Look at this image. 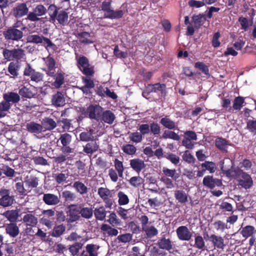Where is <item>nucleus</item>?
<instances>
[{"label": "nucleus", "instance_id": "nucleus-14", "mask_svg": "<svg viewBox=\"0 0 256 256\" xmlns=\"http://www.w3.org/2000/svg\"><path fill=\"white\" fill-rule=\"evenodd\" d=\"M43 202L48 206H56L60 202V194H56L52 193H45L44 194Z\"/></svg>", "mask_w": 256, "mask_h": 256}, {"label": "nucleus", "instance_id": "nucleus-47", "mask_svg": "<svg viewBox=\"0 0 256 256\" xmlns=\"http://www.w3.org/2000/svg\"><path fill=\"white\" fill-rule=\"evenodd\" d=\"M158 246L160 248L164 249L166 250H170L173 248L172 242L168 238H161L158 242Z\"/></svg>", "mask_w": 256, "mask_h": 256}, {"label": "nucleus", "instance_id": "nucleus-13", "mask_svg": "<svg viewBox=\"0 0 256 256\" xmlns=\"http://www.w3.org/2000/svg\"><path fill=\"white\" fill-rule=\"evenodd\" d=\"M178 238L182 241H188L192 238V233L186 226H180L176 230Z\"/></svg>", "mask_w": 256, "mask_h": 256}, {"label": "nucleus", "instance_id": "nucleus-20", "mask_svg": "<svg viewBox=\"0 0 256 256\" xmlns=\"http://www.w3.org/2000/svg\"><path fill=\"white\" fill-rule=\"evenodd\" d=\"M192 20L195 29L199 30L206 21V18L204 14H194L192 17Z\"/></svg>", "mask_w": 256, "mask_h": 256}, {"label": "nucleus", "instance_id": "nucleus-34", "mask_svg": "<svg viewBox=\"0 0 256 256\" xmlns=\"http://www.w3.org/2000/svg\"><path fill=\"white\" fill-rule=\"evenodd\" d=\"M100 228L104 232V234H108L110 236H116L118 234V231L117 229L112 228V226L108 224H102L101 225Z\"/></svg>", "mask_w": 256, "mask_h": 256}, {"label": "nucleus", "instance_id": "nucleus-25", "mask_svg": "<svg viewBox=\"0 0 256 256\" xmlns=\"http://www.w3.org/2000/svg\"><path fill=\"white\" fill-rule=\"evenodd\" d=\"M148 86L149 87L150 93L160 92L161 96H164L166 94V85L164 84H148Z\"/></svg>", "mask_w": 256, "mask_h": 256}, {"label": "nucleus", "instance_id": "nucleus-33", "mask_svg": "<svg viewBox=\"0 0 256 256\" xmlns=\"http://www.w3.org/2000/svg\"><path fill=\"white\" fill-rule=\"evenodd\" d=\"M76 37L78 38L80 42L84 44H88L94 42L93 40H90V34L87 32H78L76 34Z\"/></svg>", "mask_w": 256, "mask_h": 256}, {"label": "nucleus", "instance_id": "nucleus-8", "mask_svg": "<svg viewBox=\"0 0 256 256\" xmlns=\"http://www.w3.org/2000/svg\"><path fill=\"white\" fill-rule=\"evenodd\" d=\"M28 12V8L26 3H18L12 10V15L16 18H20Z\"/></svg>", "mask_w": 256, "mask_h": 256}, {"label": "nucleus", "instance_id": "nucleus-29", "mask_svg": "<svg viewBox=\"0 0 256 256\" xmlns=\"http://www.w3.org/2000/svg\"><path fill=\"white\" fill-rule=\"evenodd\" d=\"M64 72L60 70L57 74L54 72V76H50L54 78L55 80L52 85L56 88H60L64 82Z\"/></svg>", "mask_w": 256, "mask_h": 256}, {"label": "nucleus", "instance_id": "nucleus-43", "mask_svg": "<svg viewBox=\"0 0 256 256\" xmlns=\"http://www.w3.org/2000/svg\"><path fill=\"white\" fill-rule=\"evenodd\" d=\"M94 213L96 220H103L106 217L107 212L103 206H101L96 208Z\"/></svg>", "mask_w": 256, "mask_h": 256}, {"label": "nucleus", "instance_id": "nucleus-49", "mask_svg": "<svg viewBox=\"0 0 256 256\" xmlns=\"http://www.w3.org/2000/svg\"><path fill=\"white\" fill-rule=\"evenodd\" d=\"M175 198L181 204L186 203L188 201V194L182 190H176L174 192Z\"/></svg>", "mask_w": 256, "mask_h": 256}, {"label": "nucleus", "instance_id": "nucleus-41", "mask_svg": "<svg viewBox=\"0 0 256 256\" xmlns=\"http://www.w3.org/2000/svg\"><path fill=\"white\" fill-rule=\"evenodd\" d=\"M44 36L37 34H30L26 38L27 42L34 44H42L43 43Z\"/></svg>", "mask_w": 256, "mask_h": 256}, {"label": "nucleus", "instance_id": "nucleus-19", "mask_svg": "<svg viewBox=\"0 0 256 256\" xmlns=\"http://www.w3.org/2000/svg\"><path fill=\"white\" fill-rule=\"evenodd\" d=\"M215 146L222 152H227L228 146H230V142L222 137H217L214 142Z\"/></svg>", "mask_w": 256, "mask_h": 256}, {"label": "nucleus", "instance_id": "nucleus-38", "mask_svg": "<svg viewBox=\"0 0 256 256\" xmlns=\"http://www.w3.org/2000/svg\"><path fill=\"white\" fill-rule=\"evenodd\" d=\"M210 240L212 242L214 246L218 248L223 249L225 246L224 240L220 236L212 234L210 236Z\"/></svg>", "mask_w": 256, "mask_h": 256}, {"label": "nucleus", "instance_id": "nucleus-21", "mask_svg": "<svg viewBox=\"0 0 256 256\" xmlns=\"http://www.w3.org/2000/svg\"><path fill=\"white\" fill-rule=\"evenodd\" d=\"M116 118L114 114L110 110H102L100 121L112 124Z\"/></svg>", "mask_w": 256, "mask_h": 256}, {"label": "nucleus", "instance_id": "nucleus-45", "mask_svg": "<svg viewBox=\"0 0 256 256\" xmlns=\"http://www.w3.org/2000/svg\"><path fill=\"white\" fill-rule=\"evenodd\" d=\"M162 172L165 176L170 177L174 180H176L180 176L179 174L176 172V170L174 168L170 169L166 167H163Z\"/></svg>", "mask_w": 256, "mask_h": 256}, {"label": "nucleus", "instance_id": "nucleus-27", "mask_svg": "<svg viewBox=\"0 0 256 256\" xmlns=\"http://www.w3.org/2000/svg\"><path fill=\"white\" fill-rule=\"evenodd\" d=\"M99 146L96 140H91L84 146V152L88 154H92L98 150Z\"/></svg>", "mask_w": 256, "mask_h": 256}, {"label": "nucleus", "instance_id": "nucleus-30", "mask_svg": "<svg viewBox=\"0 0 256 256\" xmlns=\"http://www.w3.org/2000/svg\"><path fill=\"white\" fill-rule=\"evenodd\" d=\"M22 221L27 226L34 227L38 224V218L32 214H27L22 218Z\"/></svg>", "mask_w": 256, "mask_h": 256}, {"label": "nucleus", "instance_id": "nucleus-36", "mask_svg": "<svg viewBox=\"0 0 256 256\" xmlns=\"http://www.w3.org/2000/svg\"><path fill=\"white\" fill-rule=\"evenodd\" d=\"M72 187L75 190L82 195H84L88 192V188L82 182L78 180L73 183Z\"/></svg>", "mask_w": 256, "mask_h": 256}, {"label": "nucleus", "instance_id": "nucleus-17", "mask_svg": "<svg viewBox=\"0 0 256 256\" xmlns=\"http://www.w3.org/2000/svg\"><path fill=\"white\" fill-rule=\"evenodd\" d=\"M130 167L135 170L136 172L139 174L142 170L145 168L146 164L144 160L138 158H135L130 160Z\"/></svg>", "mask_w": 256, "mask_h": 256}, {"label": "nucleus", "instance_id": "nucleus-56", "mask_svg": "<svg viewBox=\"0 0 256 256\" xmlns=\"http://www.w3.org/2000/svg\"><path fill=\"white\" fill-rule=\"evenodd\" d=\"M114 166L116 171L118 172V175L120 177H122L124 176V164L122 162L116 158L114 161Z\"/></svg>", "mask_w": 256, "mask_h": 256}, {"label": "nucleus", "instance_id": "nucleus-1", "mask_svg": "<svg viewBox=\"0 0 256 256\" xmlns=\"http://www.w3.org/2000/svg\"><path fill=\"white\" fill-rule=\"evenodd\" d=\"M27 28L22 20H16L14 24L3 31L4 38L8 41L18 42L22 40L24 31Z\"/></svg>", "mask_w": 256, "mask_h": 256}, {"label": "nucleus", "instance_id": "nucleus-7", "mask_svg": "<svg viewBox=\"0 0 256 256\" xmlns=\"http://www.w3.org/2000/svg\"><path fill=\"white\" fill-rule=\"evenodd\" d=\"M94 75H84L82 76V80L84 85L79 88L86 96H92V89L95 87L94 80L91 78V76Z\"/></svg>", "mask_w": 256, "mask_h": 256}, {"label": "nucleus", "instance_id": "nucleus-26", "mask_svg": "<svg viewBox=\"0 0 256 256\" xmlns=\"http://www.w3.org/2000/svg\"><path fill=\"white\" fill-rule=\"evenodd\" d=\"M7 234L12 238H15L20 233V229L16 223H9L6 226Z\"/></svg>", "mask_w": 256, "mask_h": 256}, {"label": "nucleus", "instance_id": "nucleus-53", "mask_svg": "<svg viewBox=\"0 0 256 256\" xmlns=\"http://www.w3.org/2000/svg\"><path fill=\"white\" fill-rule=\"evenodd\" d=\"M122 149L124 153L128 155H134L136 152V148L131 144L123 145Z\"/></svg>", "mask_w": 256, "mask_h": 256}, {"label": "nucleus", "instance_id": "nucleus-51", "mask_svg": "<svg viewBox=\"0 0 256 256\" xmlns=\"http://www.w3.org/2000/svg\"><path fill=\"white\" fill-rule=\"evenodd\" d=\"M68 14L64 11L60 10L58 14L56 19L60 24L66 26L68 22Z\"/></svg>", "mask_w": 256, "mask_h": 256}, {"label": "nucleus", "instance_id": "nucleus-31", "mask_svg": "<svg viewBox=\"0 0 256 256\" xmlns=\"http://www.w3.org/2000/svg\"><path fill=\"white\" fill-rule=\"evenodd\" d=\"M240 172H242V169L234 168V165H232L230 168L225 170L224 174L228 178H236L240 176Z\"/></svg>", "mask_w": 256, "mask_h": 256}, {"label": "nucleus", "instance_id": "nucleus-63", "mask_svg": "<svg viewBox=\"0 0 256 256\" xmlns=\"http://www.w3.org/2000/svg\"><path fill=\"white\" fill-rule=\"evenodd\" d=\"M144 136L138 132L131 133L129 136L130 140L133 142L138 144L142 141Z\"/></svg>", "mask_w": 256, "mask_h": 256}, {"label": "nucleus", "instance_id": "nucleus-6", "mask_svg": "<svg viewBox=\"0 0 256 256\" xmlns=\"http://www.w3.org/2000/svg\"><path fill=\"white\" fill-rule=\"evenodd\" d=\"M16 203L15 196L10 194V190L2 188L0 189V206L8 207Z\"/></svg>", "mask_w": 256, "mask_h": 256}, {"label": "nucleus", "instance_id": "nucleus-46", "mask_svg": "<svg viewBox=\"0 0 256 256\" xmlns=\"http://www.w3.org/2000/svg\"><path fill=\"white\" fill-rule=\"evenodd\" d=\"M11 103H7L4 99L0 102V118H4L6 115V112H8L11 108Z\"/></svg>", "mask_w": 256, "mask_h": 256}, {"label": "nucleus", "instance_id": "nucleus-62", "mask_svg": "<svg viewBox=\"0 0 256 256\" xmlns=\"http://www.w3.org/2000/svg\"><path fill=\"white\" fill-rule=\"evenodd\" d=\"M118 204L120 206L126 204L129 202L128 196L123 192H119L118 194Z\"/></svg>", "mask_w": 256, "mask_h": 256}, {"label": "nucleus", "instance_id": "nucleus-15", "mask_svg": "<svg viewBox=\"0 0 256 256\" xmlns=\"http://www.w3.org/2000/svg\"><path fill=\"white\" fill-rule=\"evenodd\" d=\"M42 59L47 68L46 74L49 76H54L56 66V60L50 54Z\"/></svg>", "mask_w": 256, "mask_h": 256}, {"label": "nucleus", "instance_id": "nucleus-54", "mask_svg": "<svg viewBox=\"0 0 256 256\" xmlns=\"http://www.w3.org/2000/svg\"><path fill=\"white\" fill-rule=\"evenodd\" d=\"M84 244L80 242H76L70 245L69 248V251L72 256H76L79 252Z\"/></svg>", "mask_w": 256, "mask_h": 256}, {"label": "nucleus", "instance_id": "nucleus-11", "mask_svg": "<svg viewBox=\"0 0 256 256\" xmlns=\"http://www.w3.org/2000/svg\"><path fill=\"white\" fill-rule=\"evenodd\" d=\"M240 176L242 178L238 180V185L246 190L251 188L253 185L251 176L242 170V172H240Z\"/></svg>", "mask_w": 256, "mask_h": 256}, {"label": "nucleus", "instance_id": "nucleus-32", "mask_svg": "<svg viewBox=\"0 0 256 256\" xmlns=\"http://www.w3.org/2000/svg\"><path fill=\"white\" fill-rule=\"evenodd\" d=\"M58 122H56L53 119L50 118H45L42 122V129L44 130H52L57 126Z\"/></svg>", "mask_w": 256, "mask_h": 256}, {"label": "nucleus", "instance_id": "nucleus-3", "mask_svg": "<svg viewBox=\"0 0 256 256\" xmlns=\"http://www.w3.org/2000/svg\"><path fill=\"white\" fill-rule=\"evenodd\" d=\"M104 108L98 104H92L85 109L83 108L80 110L82 114L84 115L90 120H94L99 122L100 118V116L102 110Z\"/></svg>", "mask_w": 256, "mask_h": 256}, {"label": "nucleus", "instance_id": "nucleus-10", "mask_svg": "<svg viewBox=\"0 0 256 256\" xmlns=\"http://www.w3.org/2000/svg\"><path fill=\"white\" fill-rule=\"evenodd\" d=\"M202 184L206 187L212 190L216 186H222V182L221 179L214 178L212 176H207L204 178Z\"/></svg>", "mask_w": 256, "mask_h": 256}, {"label": "nucleus", "instance_id": "nucleus-23", "mask_svg": "<svg viewBox=\"0 0 256 256\" xmlns=\"http://www.w3.org/2000/svg\"><path fill=\"white\" fill-rule=\"evenodd\" d=\"M52 102V105L56 107H60L65 105L66 100L64 94L60 92H57L55 94L53 95Z\"/></svg>", "mask_w": 256, "mask_h": 256}, {"label": "nucleus", "instance_id": "nucleus-2", "mask_svg": "<svg viewBox=\"0 0 256 256\" xmlns=\"http://www.w3.org/2000/svg\"><path fill=\"white\" fill-rule=\"evenodd\" d=\"M2 55L4 59L7 60H16L18 62L26 58V52L22 48H20L8 49L4 48L2 50Z\"/></svg>", "mask_w": 256, "mask_h": 256}, {"label": "nucleus", "instance_id": "nucleus-24", "mask_svg": "<svg viewBox=\"0 0 256 256\" xmlns=\"http://www.w3.org/2000/svg\"><path fill=\"white\" fill-rule=\"evenodd\" d=\"M26 126V130L32 134H40L44 132L42 124L36 123L34 122L28 123Z\"/></svg>", "mask_w": 256, "mask_h": 256}, {"label": "nucleus", "instance_id": "nucleus-48", "mask_svg": "<svg viewBox=\"0 0 256 256\" xmlns=\"http://www.w3.org/2000/svg\"><path fill=\"white\" fill-rule=\"evenodd\" d=\"M160 123L164 128L170 130L176 129V122L168 118V116L162 118L160 120Z\"/></svg>", "mask_w": 256, "mask_h": 256}, {"label": "nucleus", "instance_id": "nucleus-64", "mask_svg": "<svg viewBox=\"0 0 256 256\" xmlns=\"http://www.w3.org/2000/svg\"><path fill=\"white\" fill-rule=\"evenodd\" d=\"M246 128L250 132L256 135V120H248L246 122Z\"/></svg>", "mask_w": 256, "mask_h": 256}, {"label": "nucleus", "instance_id": "nucleus-50", "mask_svg": "<svg viewBox=\"0 0 256 256\" xmlns=\"http://www.w3.org/2000/svg\"><path fill=\"white\" fill-rule=\"evenodd\" d=\"M80 216L86 219L90 218L93 215L94 210L90 207H79Z\"/></svg>", "mask_w": 256, "mask_h": 256}, {"label": "nucleus", "instance_id": "nucleus-57", "mask_svg": "<svg viewBox=\"0 0 256 256\" xmlns=\"http://www.w3.org/2000/svg\"><path fill=\"white\" fill-rule=\"evenodd\" d=\"M244 104V97L238 96L236 97L232 107L234 110H240Z\"/></svg>", "mask_w": 256, "mask_h": 256}, {"label": "nucleus", "instance_id": "nucleus-18", "mask_svg": "<svg viewBox=\"0 0 256 256\" xmlns=\"http://www.w3.org/2000/svg\"><path fill=\"white\" fill-rule=\"evenodd\" d=\"M20 66L18 62L12 61L10 62L7 68L8 73L6 72L7 76L10 75V78H15L19 74L18 71Z\"/></svg>", "mask_w": 256, "mask_h": 256}, {"label": "nucleus", "instance_id": "nucleus-35", "mask_svg": "<svg viewBox=\"0 0 256 256\" xmlns=\"http://www.w3.org/2000/svg\"><path fill=\"white\" fill-rule=\"evenodd\" d=\"M2 216L6 218L10 222H16L19 216L17 210H7Z\"/></svg>", "mask_w": 256, "mask_h": 256}, {"label": "nucleus", "instance_id": "nucleus-44", "mask_svg": "<svg viewBox=\"0 0 256 256\" xmlns=\"http://www.w3.org/2000/svg\"><path fill=\"white\" fill-rule=\"evenodd\" d=\"M62 198L64 203H70L74 202L76 198L75 194L70 190H66L62 192Z\"/></svg>", "mask_w": 256, "mask_h": 256}, {"label": "nucleus", "instance_id": "nucleus-5", "mask_svg": "<svg viewBox=\"0 0 256 256\" xmlns=\"http://www.w3.org/2000/svg\"><path fill=\"white\" fill-rule=\"evenodd\" d=\"M101 10L104 12V18L110 19H118L122 18L124 12L122 10H112L111 6V2L104 1L102 2Z\"/></svg>", "mask_w": 256, "mask_h": 256}, {"label": "nucleus", "instance_id": "nucleus-59", "mask_svg": "<svg viewBox=\"0 0 256 256\" xmlns=\"http://www.w3.org/2000/svg\"><path fill=\"white\" fill-rule=\"evenodd\" d=\"M161 138L164 139L170 138L175 140H178L180 138L177 134L174 132L170 131V130H166Z\"/></svg>", "mask_w": 256, "mask_h": 256}, {"label": "nucleus", "instance_id": "nucleus-9", "mask_svg": "<svg viewBox=\"0 0 256 256\" xmlns=\"http://www.w3.org/2000/svg\"><path fill=\"white\" fill-rule=\"evenodd\" d=\"M197 135L194 132L188 130L184 134V138L182 140V145L186 148L192 149L194 146V143L192 140H197Z\"/></svg>", "mask_w": 256, "mask_h": 256}, {"label": "nucleus", "instance_id": "nucleus-42", "mask_svg": "<svg viewBox=\"0 0 256 256\" xmlns=\"http://www.w3.org/2000/svg\"><path fill=\"white\" fill-rule=\"evenodd\" d=\"M142 230L145 232L148 238H152L158 234V230L157 228L154 226L152 225H149L146 228H144Z\"/></svg>", "mask_w": 256, "mask_h": 256}, {"label": "nucleus", "instance_id": "nucleus-37", "mask_svg": "<svg viewBox=\"0 0 256 256\" xmlns=\"http://www.w3.org/2000/svg\"><path fill=\"white\" fill-rule=\"evenodd\" d=\"M38 178L35 176L30 175L26 176L24 180L26 185L28 188H34L38 186Z\"/></svg>", "mask_w": 256, "mask_h": 256}, {"label": "nucleus", "instance_id": "nucleus-16", "mask_svg": "<svg viewBox=\"0 0 256 256\" xmlns=\"http://www.w3.org/2000/svg\"><path fill=\"white\" fill-rule=\"evenodd\" d=\"M19 94L23 98H30L36 95V89L33 86H30L28 88L24 86L20 89Z\"/></svg>", "mask_w": 256, "mask_h": 256}, {"label": "nucleus", "instance_id": "nucleus-52", "mask_svg": "<svg viewBox=\"0 0 256 256\" xmlns=\"http://www.w3.org/2000/svg\"><path fill=\"white\" fill-rule=\"evenodd\" d=\"M48 12L50 16V20L54 21L58 14L57 6L54 4L50 5L48 8Z\"/></svg>", "mask_w": 256, "mask_h": 256}, {"label": "nucleus", "instance_id": "nucleus-61", "mask_svg": "<svg viewBox=\"0 0 256 256\" xmlns=\"http://www.w3.org/2000/svg\"><path fill=\"white\" fill-rule=\"evenodd\" d=\"M201 166L204 168L205 170H208L210 174H212L216 170L215 164L213 162L205 161L201 164Z\"/></svg>", "mask_w": 256, "mask_h": 256}, {"label": "nucleus", "instance_id": "nucleus-55", "mask_svg": "<svg viewBox=\"0 0 256 256\" xmlns=\"http://www.w3.org/2000/svg\"><path fill=\"white\" fill-rule=\"evenodd\" d=\"M107 222L113 227L120 224V220L118 218L116 214L114 212L109 214L108 219L107 220Z\"/></svg>", "mask_w": 256, "mask_h": 256}, {"label": "nucleus", "instance_id": "nucleus-4", "mask_svg": "<svg viewBox=\"0 0 256 256\" xmlns=\"http://www.w3.org/2000/svg\"><path fill=\"white\" fill-rule=\"evenodd\" d=\"M76 60L78 68L84 75L94 74V66L90 64L88 59L86 56H76Z\"/></svg>", "mask_w": 256, "mask_h": 256}, {"label": "nucleus", "instance_id": "nucleus-60", "mask_svg": "<svg viewBox=\"0 0 256 256\" xmlns=\"http://www.w3.org/2000/svg\"><path fill=\"white\" fill-rule=\"evenodd\" d=\"M59 140L62 146H69L72 142V136L68 133H64L60 135Z\"/></svg>", "mask_w": 256, "mask_h": 256}, {"label": "nucleus", "instance_id": "nucleus-40", "mask_svg": "<svg viewBox=\"0 0 256 256\" xmlns=\"http://www.w3.org/2000/svg\"><path fill=\"white\" fill-rule=\"evenodd\" d=\"M58 126L62 128L63 132H70L72 120L67 118H60L58 120Z\"/></svg>", "mask_w": 256, "mask_h": 256}, {"label": "nucleus", "instance_id": "nucleus-28", "mask_svg": "<svg viewBox=\"0 0 256 256\" xmlns=\"http://www.w3.org/2000/svg\"><path fill=\"white\" fill-rule=\"evenodd\" d=\"M3 98L9 104H17L20 100V94L14 92H8L3 94Z\"/></svg>", "mask_w": 256, "mask_h": 256}, {"label": "nucleus", "instance_id": "nucleus-12", "mask_svg": "<svg viewBox=\"0 0 256 256\" xmlns=\"http://www.w3.org/2000/svg\"><path fill=\"white\" fill-rule=\"evenodd\" d=\"M68 217L66 218L67 222L69 224H72V222L78 220L80 218V208H78L77 205L70 204L68 206Z\"/></svg>", "mask_w": 256, "mask_h": 256}, {"label": "nucleus", "instance_id": "nucleus-58", "mask_svg": "<svg viewBox=\"0 0 256 256\" xmlns=\"http://www.w3.org/2000/svg\"><path fill=\"white\" fill-rule=\"evenodd\" d=\"M129 184L134 187L138 188L141 186L144 182V178L140 176L132 177L128 180Z\"/></svg>", "mask_w": 256, "mask_h": 256}, {"label": "nucleus", "instance_id": "nucleus-39", "mask_svg": "<svg viewBox=\"0 0 256 256\" xmlns=\"http://www.w3.org/2000/svg\"><path fill=\"white\" fill-rule=\"evenodd\" d=\"M66 231V226L64 224L55 226L52 230L50 232V234L53 238H60Z\"/></svg>", "mask_w": 256, "mask_h": 256}, {"label": "nucleus", "instance_id": "nucleus-22", "mask_svg": "<svg viewBox=\"0 0 256 256\" xmlns=\"http://www.w3.org/2000/svg\"><path fill=\"white\" fill-rule=\"evenodd\" d=\"M98 246L94 244H88L80 254V256H98Z\"/></svg>", "mask_w": 256, "mask_h": 256}]
</instances>
